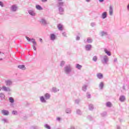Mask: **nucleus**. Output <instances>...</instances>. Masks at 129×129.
Masks as SVG:
<instances>
[{"mask_svg": "<svg viewBox=\"0 0 129 129\" xmlns=\"http://www.w3.org/2000/svg\"><path fill=\"white\" fill-rule=\"evenodd\" d=\"M59 90H57V88H55V87H53L52 88V92H54V93H56V92H57V91H58Z\"/></svg>", "mask_w": 129, "mask_h": 129, "instance_id": "nucleus-29", "label": "nucleus"}, {"mask_svg": "<svg viewBox=\"0 0 129 129\" xmlns=\"http://www.w3.org/2000/svg\"><path fill=\"white\" fill-rule=\"evenodd\" d=\"M97 77L99 79H102L103 78V75L101 73H98L97 74Z\"/></svg>", "mask_w": 129, "mask_h": 129, "instance_id": "nucleus-16", "label": "nucleus"}, {"mask_svg": "<svg viewBox=\"0 0 129 129\" xmlns=\"http://www.w3.org/2000/svg\"><path fill=\"white\" fill-rule=\"evenodd\" d=\"M89 109L90 110H92L93 109H94V106L92 104H90L89 105Z\"/></svg>", "mask_w": 129, "mask_h": 129, "instance_id": "nucleus-25", "label": "nucleus"}, {"mask_svg": "<svg viewBox=\"0 0 129 129\" xmlns=\"http://www.w3.org/2000/svg\"><path fill=\"white\" fill-rule=\"evenodd\" d=\"M57 1H58V2H62V1L63 0H57Z\"/></svg>", "mask_w": 129, "mask_h": 129, "instance_id": "nucleus-58", "label": "nucleus"}, {"mask_svg": "<svg viewBox=\"0 0 129 129\" xmlns=\"http://www.w3.org/2000/svg\"><path fill=\"white\" fill-rule=\"evenodd\" d=\"M82 90H83V91H86V90H87V86L86 85L83 86Z\"/></svg>", "mask_w": 129, "mask_h": 129, "instance_id": "nucleus-28", "label": "nucleus"}, {"mask_svg": "<svg viewBox=\"0 0 129 129\" xmlns=\"http://www.w3.org/2000/svg\"><path fill=\"white\" fill-rule=\"evenodd\" d=\"M64 71L66 74L67 75L70 74L71 73V71H72V68L71 67V65L68 64L65 66L64 68Z\"/></svg>", "mask_w": 129, "mask_h": 129, "instance_id": "nucleus-2", "label": "nucleus"}, {"mask_svg": "<svg viewBox=\"0 0 129 129\" xmlns=\"http://www.w3.org/2000/svg\"><path fill=\"white\" fill-rule=\"evenodd\" d=\"M93 41V40H92V39H91V38L90 37L88 38L87 39V41L89 43H92Z\"/></svg>", "mask_w": 129, "mask_h": 129, "instance_id": "nucleus-27", "label": "nucleus"}, {"mask_svg": "<svg viewBox=\"0 0 129 129\" xmlns=\"http://www.w3.org/2000/svg\"><path fill=\"white\" fill-rule=\"evenodd\" d=\"M107 17V13L106 12H104L102 14V19H106Z\"/></svg>", "mask_w": 129, "mask_h": 129, "instance_id": "nucleus-21", "label": "nucleus"}, {"mask_svg": "<svg viewBox=\"0 0 129 129\" xmlns=\"http://www.w3.org/2000/svg\"><path fill=\"white\" fill-rule=\"evenodd\" d=\"M9 101L11 103H14V102H15V100H14V98L13 97H10L9 98Z\"/></svg>", "mask_w": 129, "mask_h": 129, "instance_id": "nucleus-33", "label": "nucleus"}, {"mask_svg": "<svg viewBox=\"0 0 129 129\" xmlns=\"http://www.w3.org/2000/svg\"><path fill=\"white\" fill-rule=\"evenodd\" d=\"M127 10H129V5H128V6H127Z\"/></svg>", "mask_w": 129, "mask_h": 129, "instance_id": "nucleus-56", "label": "nucleus"}, {"mask_svg": "<svg viewBox=\"0 0 129 129\" xmlns=\"http://www.w3.org/2000/svg\"><path fill=\"white\" fill-rule=\"evenodd\" d=\"M56 120H57L58 121H60L61 120V118L58 117L56 118Z\"/></svg>", "mask_w": 129, "mask_h": 129, "instance_id": "nucleus-47", "label": "nucleus"}, {"mask_svg": "<svg viewBox=\"0 0 129 129\" xmlns=\"http://www.w3.org/2000/svg\"><path fill=\"white\" fill-rule=\"evenodd\" d=\"M0 60H3V58H0Z\"/></svg>", "mask_w": 129, "mask_h": 129, "instance_id": "nucleus-59", "label": "nucleus"}, {"mask_svg": "<svg viewBox=\"0 0 129 129\" xmlns=\"http://www.w3.org/2000/svg\"><path fill=\"white\" fill-rule=\"evenodd\" d=\"M93 61H94V62H96V61H97V56H94L93 57Z\"/></svg>", "mask_w": 129, "mask_h": 129, "instance_id": "nucleus-37", "label": "nucleus"}, {"mask_svg": "<svg viewBox=\"0 0 129 129\" xmlns=\"http://www.w3.org/2000/svg\"><path fill=\"white\" fill-rule=\"evenodd\" d=\"M87 119H89V120H92V117L91 116H87Z\"/></svg>", "mask_w": 129, "mask_h": 129, "instance_id": "nucleus-41", "label": "nucleus"}, {"mask_svg": "<svg viewBox=\"0 0 129 129\" xmlns=\"http://www.w3.org/2000/svg\"><path fill=\"white\" fill-rule=\"evenodd\" d=\"M11 10L12 12H17V11H18V6H17V5H12L11 8Z\"/></svg>", "mask_w": 129, "mask_h": 129, "instance_id": "nucleus-10", "label": "nucleus"}, {"mask_svg": "<svg viewBox=\"0 0 129 129\" xmlns=\"http://www.w3.org/2000/svg\"><path fill=\"white\" fill-rule=\"evenodd\" d=\"M76 112L79 115H81V114H82V112H81L80 109H77Z\"/></svg>", "mask_w": 129, "mask_h": 129, "instance_id": "nucleus-30", "label": "nucleus"}, {"mask_svg": "<svg viewBox=\"0 0 129 129\" xmlns=\"http://www.w3.org/2000/svg\"><path fill=\"white\" fill-rule=\"evenodd\" d=\"M92 45L91 44H87L85 46V49L86 51H91Z\"/></svg>", "mask_w": 129, "mask_h": 129, "instance_id": "nucleus-11", "label": "nucleus"}, {"mask_svg": "<svg viewBox=\"0 0 129 129\" xmlns=\"http://www.w3.org/2000/svg\"><path fill=\"white\" fill-rule=\"evenodd\" d=\"M100 3H102L103 2H104V0H99Z\"/></svg>", "mask_w": 129, "mask_h": 129, "instance_id": "nucleus-54", "label": "nucleus"}, {"mask_svg": "<svg viewBox=\"0 0 129 129\" xmlns=\"http://www.w3.org/2000/svg\"><path fill=\"white\" fill-rule=\"evenodd\" d=\"M6 86H12L13 85V81L11 80H7L5 81Z\"/></svg>", "mask_w": 129, "mask_h": 129, "instance_id": "nucleus-7", "label": "nucleus"}, {"mask_svg": "<svg viewBox=\"0 0 129 129\" xmlns=\"http://www.w3.org/2000/svg\"><path fill=\"white\" fill-rule=\"evenodd\" d=\"M50 39L51 41H55L56 39V35L54 34H51L50 35Z\"/></svg>", "mask_w": 129, "mask_h": 129, "instance_id": "nucleus-15", "label": "nucleus"}, {"mask_svg": "<svg viewBox=\"0 0 129 129\" xmlns=\"http://www.w3.org/2000/svg\"><path fill=\"white\" fill-rule=\"evenodd\" d=\"M71 109L70 108H68L66 110V113H71Z\"/></svg>", "mask_w": 129, "mask_h": 129, "instance_id": "nucleus-35", "label": "nucleus"}, {"mask_svg": "<svg viewBox=\"0 0 129 129\" xmlns=\"http://www.w3.org/2000/svg\"><path fill=\"white\" fill-rule=\"evenodd\" d=\"M28 14H29V15L32 17H35V16H36V12H35V10H28Z\"/></svg>", "mask_w": 129, "mask_h": 129, "instance_id": "nucleus-8", "label": "nucleus"}, {"mask_svg": "<svg viewBox=\"0 0 129 129\" xmlns=\"http://www.w3.org/2000/svg\"><path fill=\"white\" fill-rule=\"evenodd\" d=\"M48 0H41V2H42V3H46L47 2Z\"/></svg>", "mask_w": 129, "mask_h": 129, "instance_id": "nucleus-50", "label": "nucleus"}, {"mask_svg": "<svg viewBox=\"0 0 129 129\" xmlns=\"http://www.w3.org/2000/svg\"><path fill=\"white\" fill-rule=\"evenodd\" d=\"M119 100L121 102H124V101H125V96H124L123 95L120 96Z\"/></svg>", "mask_w": 129, "mask_h": 129, "instance_id": "nucleus-12", "label": "nucleus"}, {"mask_svg": "<svg viewBox=\"0 0 129 129\" xmlns=\"http://www.w3.org/2000/svg\"><path fill=\"white\" fill-rule=\"evenodd\" d=\"M44 97L45 98L46 100H48L50 98V94L49 93H46L44 95Z\"/></svg>", "mask_w": 129, "mask_h": 129, "instance_id": "nucleus-26", "label": "nucleus"}, {"mask_svg": "<svg viewBox=\"0 0 129 129\" xmlns=\"http://www.w3.org/2000/svg\"><path fill=\"white\" fill-rule=\"evenodd\" d=\"M2 90L5 92H12V89L10 87H6V86H3L2 87Z\"/></svg>", "mask_w": 129, "mask_h": 129, "instance_id": "nucleus-5", "label": "nucleus"}, {"mask_svg": "<svg viewBox=\"0 0 129 129\" xmlns=\"http://www.w3.org/2000/svg\"><path fill=\"white\" fill-rule=\"evenodd\" d=\"M57 28L59 31H63V25H62V24H58L57 25Z\"/></svg>", "mask_w": 129, "mask_h": 129, "instance_id": "nucleus-22", "label": "nucleus"}, {"mask_svg": "<svg viewBox=\"0 0 129 129\" xmlns=\"http://www.w3.org/2000/svg\"><path fill=\"white\" fill-rule=\"evenodd\" d=\"M62 35L63 37H67V35L66 34V32H62Z\"/></svg>", "mask_w": 129, "mask_h": 129, "instance_id": "nucleus-46", "label": "nucleus"}, {"mask_svg": "<svg viewBox=\"0 0 129 129\" xmlns=\"http://www.w3.org/2000/svg\"><path fill=\"white\" fill-rule=\"evenodd\" d=\"M40 23L43 26H47V25H48V24H49V22H48V21H46V19H45L44 18H41L40 19Z\"/></svg>", "mask_w": 129, "mask_h": 129, "instance_id": "nucleus-6", "label": "nucleus"}, {"mask_svg": "<svg viewBox=\"0 0 129 129\" xmlns=\"http://www.w3.org/2000/svg\"><path fill=\"white\" fill-rule=\"evenodd\" d=\"M87 98H90V97H91V95H90L88 93H87Z\"/></svg>", "mask_w": 129, "mask_h": 129, "instance_id": "nucleus-44", "label": "nucleus"}, {"mask_svg": "<svg viewBox=\"0 0 129 129\" xmlns=\"http://www.w3.org/2000/svg\"><path fill=\"white\" fill-rule=\"evenodd\" d=\"M63 6L64 2H59L57 4V7L58 8L59 15H63V13H64V8L62 7Z\"/></svg>", "mask_w": 129, "mask_h": 129, "instance_id": "nucleus-1", "label": "nucleus"}, {"mask_svg": "<svg viewBox=\"0 0 129 129\" xmlns=\"http://www.w3.org/2000/svg\"><path fill=\"white\" fill-rule=\"evenodd\" d=\"M40 100L42 103H46V102H47V101L44 96L40 97Z\"/></svg>", "mask_w": 129, "mask_h": 129, "instance_id": "nucleus-14", "label": "nucleus"}, {"mask_svg": "<svg viewBox=\"0 0 129 129\" xmlns=\"http://www.w3.org/2000/svg\"><path fill=\"white\" fill-rule=\"evenodd\" d=\"M102 116H104L106 115V112H105L103 113L102 114Z\"/></svg>", "mask_w": 129, "mask_h": 129, "instance_id": "nucleus-49", "label": "nucleus"}, {"mask_svg": "<svg viewBox=\"0 0 129 129\" xmlns=\"http://www.w3.org/2000/svg\"><path fill=\"white\" fill-rule=\"evenodd\" d=\"M18 68L19 69H21L22 70H25L26 69V67H25V65H19L18 66Z\"/></svg>", "mask_w": 129, "mask_h": 129, "instance_id": "nucleus-19", "label": "nucleus"}, {"mask_svg": "<svg viewBox=\"0 0 129 129\" xmlns=\"http://www.w3.org/2000/svg\"><path fill=\"white\" fill-rule=\"evenodd\" d=\"M3 89V88H2L1 87H0V91L1 90H2Z\"/></svg>", "mask_w": 129, "mask_h": 129, "instance_id": "nucleus-57", "label": "nucleus"}, {"mask_svg": "<svg viewBox=\"0 0 129 129\" xmlns=\"http://www.w3.org/2000/svg\"><path fill=\"white\" fill-rule=\"evenodd\" d=\"M100 35L101 37H103V36H107V32L105 31H102L100 32Z\"/></svg>", "mask_w": 129, "mask_h": 129, "instance_id": "nucleus-24", "label": "nucleus"}, {"mask_svg": "<svg viewBox=\"0 0 129 129\" xmlns=\"http://www.w3.org/2000/svg\"><path fill=\"white\" fill-rule=\"evenodd\" d=\"M44 127H45V128L47 129H51V127L49 125H48V124H45Z\"/></svg>", "mask_w": 129, "mask_h": 129, "instance_id": "nucleus-36", "label": "nucleus"}, {"mask_svg": "<svg viewBox=\"0 0 129 129\" xmlns=\"http://www.w3.org/2000/svg\"><path fill=\"white\" fill-rule=\"evenodd\" d=\"M26 40H27V41H28V42H32V43H33V45H32V47L33 48V49L34 50V51H36L37 50V48H36V45L37 44L36 41H35V39H31L29 38V37L28 36H26Z\"/></svg>", "mask_w": 129, "mask_h": 129, "instance_id": "nucleus-3", "label": "nucleus"}, {"mask_svg": "<svg viewBox=\"0 0 129 129\" xmlns=\"http://www.w3.org/2000/svg\"><path fill=\"white\" fill-rule=\"evenodd\" d=\"M87 3H90L91 2V0H85Z\"/></svg>", "mask_w": 129, "mask_h": 129, "instance_id": "nucleus-51", "label": "nucleus"}, {"mask_svg": "<svg viewBox=\"0 0 129 129\" xmlns=\"http://www.w3.org/2000/svg\"><path fill=\"white\" fill-rule=\"evenodd\" d=\"M76 67V68H77L78 69L80 70V69H81V68H82V66H81L79 64H77Z\"/></svg>", "mask_w": 129, "mask_h": 129, "instance_id": "nucleus-32", "label": "nucleus"}, {"mask_svg": "<svg viewBox=\"0 0 129 129\" xmlns=\"http://www.w3.org/2000/svg\"><path fill=\"white\" fill-rule=\"evenodd\" d=\"M1 113L3 114V115H9V114H10V112L7 110L3 109L1 110Z\"/></svg>", "mask_w": 129, "mask_h": 129, "instance_id": "nucleus-9", "label": "nucleus"}, {"mask_svg": "<svg viewBox=\"0 0 129 129\" xmlns=\"http://www.w3.org/2000/svg\"><path fill=\"white\" fill-rule=\"evenodd\" d=\"M2 121H3L4 123H8V122H9V120H8V119L7 118H3L2 119Z\"/></svg>", "mask_w": 129, "mask_h": 129, "instance_id": "nucleus-34", "label": "nucleus"}, {"mask_svg": "<svg viewBox=\"0 0 129 129\" xmlns=\"http://www.w3.org/2000/svg\"><path fill=\"white\" fill-rule=\"evenodd\" d=\"M95 25H96L95 23H94V22H92L91 23V27H95Z\"/></svg>", "mask_w": 129, "mask_h": 129, "instance_id": "nucleus-45", "label": "nucleus"}, {"mask_svg": "<svg viewBox=\"0 0 129 129\" xmlns=\"http://www.w3.org/2000/svg\"><path fill=\"white\" fill-rule=\"evenodd\" d=\"M103 86H104V84H103V82H100L99 85V87L100 89H101V90H102L103 89Z\"/></svg>", "mask_w": 129, "mask_h": 129, "instance_id": "nucleus-20", "label": "nucleus"}, {"mask_svg": "<svg viewBox=\"0 0 129 129\" xmlns=\"http://www.w3.org/2000/svg\"><path fill=\"white\" fill-rule=\"evenodd\" d=\"M104 52L108 56H111V53H110L109 51L107 50V49L105 48Z\"/></svg>", "mask_w": 129, "mask_h": 129, "instance_id": "nucleus-18", "label": "nucleus"}, {"mask_svg": "<svg viewBox=\"0 0 129 129\" xmlns=\"http://www.w3.org/2000/svg\"><path fill=\"white\" fill-rule=\"evenodd\" d=\"M36 8L37 10H39V11L43 10V8H42V7L40 5H36Z\"/></svg>", "mask_w": 129, "mask_h": 129, "instance_id": "nucleus-31", "label": "nucleus"}, {"mask_svg": "<svg viewBox=\"0 0 129 129\" xmlns=\"http://www.w3.org/2000/svg\"><path fill=\"white\" fill-rule=\"evenodd\" d=\"M79 102H80V100H79V99H76V100H75V103L76 104H79Z\"/></svg>", "mask_w": 129, "mask_h": 129, "instance_id": "nucleus-40", "label": "nucleus"}, {"mask_svg": "<svg viewBox=\"0 0 129 129\" xmlns=\"http://www.w3.org/2000/svg\"><path fill=\"white\" fill-rule=\"evenodd\" d=\"M117 58H114V62H117Z\"/></svg>", "mask_w": 129, "mask_h": 129, "instance_id": "nucleus-52", "label": "nucleus"}, {"mask_svg": "<svg viewBox=\"0 0 129 129\" xmlns=\"http://www.w3.org/2000/svg\"><path fill=\"white\" fill-rule=\"evenodd\" d=\"M65 65V61H61L60 62V66L61 67H63V66Z\"/></svg>", "mask_w": 129, "mask_h": 129, "instance_id": "nucleus-39", "label": "nucleus"}, {"mask_svg": "<svg viewBox=\"0 0 129 129\" xmlns=\"http://www.w3.org/2000/svg\"><path fill=\"white\" fill-rule=\"evenodd\" d=\"M113 13V10H112V7L111 6L109 7V14L110 16H112Z\"/></svg>", "mask_w": 129, "mask_h": 129, "instance_id": "nucleus-17", "label": "nucleus"}, {"mask_svg": "<svg viewBox=\"0 0 129 129\" xmlns=\"http://www.w3.org/2000/svg\"><path fill=\"white\" fill-rule=\"evenodd\" d=\"M12 114H14V115H17V114H18V111L16 110H13L12 111Z\"/></svg>", "mask_w": 129, "mask_h": 129, "instance_id": "nucleus-38", "label": "nucleus"}, {"mask_svg": "<svg viewBox=\"0 0 129 129\" xmlns=\"http://www.w3.org/2000/svg\"><path fill=\"white\" fill-rule=\"evenodd\" d=\"M76 40H77V41H79V40H80V37L77 36Z\"/></svg>", "mask_w": 129, "mask_h": 129, "instance_id": "nucleus-48", "label": "nucleus"}, {"mask_svg": "<svg viewBox=\"0 0 129 129\" xmlns=\"http://www.w3.org/2000/svg\"><path fill=\"white\" fill-rule=\"evenodd\" d=\"M116 129H120V127H119L118 125H117Z\"/></svg>", "mask_w": 129, "mask_h": 129, "instance_id": "nucleus-53", "label": "nucleus"}, {"mask_svg": "<svg viewBox=\"0 0 129 129\" xmlns=\"http://www.w3.org/2000/svg\"><path fill=\"white\" fill-rule=\"evenodd\" d=\"M0 99L1 100H5L6 99V95L4 93H0Z\"/></svg>", "mask_w": 129, "mask_h": 129, "instance_id": "nucleus-13", "label": "nucleus"}, {"mask_svg": "<svg viewBox=\"0 0 129 129\" xmlns=\"http://www.w3.org/2000/svg\"><path fill=\"white\" fill-rule=\"evenodd\" d=\"M101 62L103 64H107V62H108V56L107 55H104L101 59Z\"/></svg>", "mask_w": 129, "mask_h": 129, "instance_id": "nucleus-4", "label": "nucleus"}, {"mask_svg": "<svg viewBox=\"0 0 129 129\" xmlns=\"http://www.w3.org/2000/svg\"><path fill=\"white\" fill-rule=\"evenodd\" d=\"M0 7H2V8H4V3L3 2L0 1Z\"/></svg>", "mask_w": 129, "mask_h": 129, "instance_id": "nucleus-43", "label": "nucleus"}, {"mask_svg": "<svg viewBox=\"0 0 129 129\" xmlns=\"http://www.w3.org/2000/svg\"><path fill=\"white\" fill-rule=\"evenodd\" d=\"M39 41H40V42H43V39H42L41 38H40V39H39Z\"/></svg>", "mask_w": 129, "mask_h": 129, "instance_id": "nucleus-55", "label": "nucleus"}, {"mask_svg": "<svg viewBox=\"0 0 129 129\" xmlns=\"http://www.w3.org/2000/svg\"><path fill=\"white\" fill-rule=\"evenodd\" d=\"M31 129H38V126H32L31 127Z\"/></svg>", "mask_w": 129, "mask_h": 129, "instance_id": "nucleus-42", "label": "nucleus"}, {"mask_svg": "<svg viewBox=\"0 0 129 129\" xmlns=\"http://www.w3.org/2000/svg\"><path fill=\"white\" fill-rule=\"evenodd\" d=\"M106 106L107 107H111V106H112V103L110 102H107L106 103Z\"/></svg>", "mask_w": 129, "mask_h": 129, "instance_id": "nucleus-23", "label": "nucleus"}]
</instances>
